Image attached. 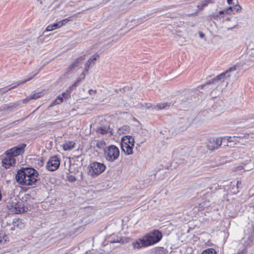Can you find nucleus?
I'll return each mask as SVG.
<instances>
[{
    "instance_id": "f257e3e1",
    "label": "nucleus",
    "mask_w": 254,
    "mask_h": 254,
    "mask_svg": "<svg viewBox=\"0 0 254 254\" xmlns=\"http://www.w3.org/2000/svg\"><path fill=\"white\" fill-rule=\"evenodd\" d=\"M15 179L21 186H33L36 185L39 180V174L32 168H22L17 171Z\"/></svg>"
},
{
    "instance_id": "f03ea898",
    "label": "nucleus",
    "mask_w": 254,
    "mask_h": 254,
    "mask_svg": "<svg viewBox=\"0 0 254 254\" xmlns=\"http://www.w3.org/2000/svg\"><path fill=\"white\" fill-rule=\"evenodd\" d=\"M147 247L159 242L162 238V233L158 230H154L143 236Z\"/></svg>"
},
{
    "instance_id": "7ed1b4c3",
    "label": "nucleus",
    "mask_w": 254,
    "mask_h": 254,
    "mask_svg": "<svg viewBox=\"0 0 254 254\" xmlns=\"http://www.w3.org/2000/svg\"><path fill=\"white\" fill-rule=\"evenodd\" d=\"M106 167L103 163L97 162L91 163L88 166V174L92 177H95L105 170Z\"/></svg>"
},
{
    "instance_id": "20e7f679",
    "label": "nucleus",
    "mask_w": 254,
    "mask_h": 254,
    "mask_svg": "<svg viewBox=\"0 0 254 254\" xmlns=\"http://www.w3.org/2000/svg\"><path fill=\"white\" fill-rule=\"evenodd\" d=\"M7 207L11 213H18L24 211V208L21 202H18L15 198H11L8 202Z\"/></svg>"
},
{
    "instance_id": "39448f33",
    "label": "nucleus",
    "mask_w": 254,
    "mask_h": 254,
    "mask_svg": "<svg viewBox=\"0 0 254 254\" xmlns=\"http://www.w3.org/2000/svg\"><path fill=\"white\" fill-rule=\"evenodd\" d=\"M25 146L26 145L25 144H20L6 151L4 154L6 155V157L8 158V159L17 157L24 152Z\"/></svg>"
},
{
    "instance_id": "423d86ee",
    "label": "nucleus",
    "mask_w": 254,
    "mask_h": 254,
    "mask_svg": "<svg viewBox=\"0 0 254 254\" xmlns=\"http://www.w3.org/2000/svg\"><path fill=\"white\" fill-rule=\"evenodd\" d=\"M106 159H118L120 155L119 149L114 145L109 146L104 150Z\"/></svg>"
},
{
    "instance_id": "0eeeda50",
    "label": "nucleus",
    "mask_w": 254,
    "mask_h": 254,
    "mask_svg": "<svg viewBox=\"0 0 254 254\" xmlns=\"http://www.w3.org/2000/svg\"><path fill=\"white\" fill-rule=\"evenodd\" d=\"M223 141L222 137H211L208 139L207 148L211 151L218 149L221 145Z\"/></svg>"
},
{
    "instance_id": "6e6552de",
    "label": "nucleus",
    "mask_w": 254,
    "mask_h": 254,
    "mask_svg": "<svg viewBox=\"0 0 254 254\" xmlns=\"http://www.w3.org/2000/svg\"><path fill=\"white\" fill-rule=\"evenodd\" d=\"M71 17H69L67 18L58 21L56 23L50 24L46 27L44 33L46 32L52 31L54 30L61 28L62 26L65 25L68 22L71 21Z\"/></svg>"
},
{
    "instance_id": "1a4fd4ad",
    "label": "nucleus",
    "mask_w": 254,
    "mask_h": 254,
    "mask_svg": "<svg viewBox=\"0 0 254 254\" xmlns=\"http://www.w3.org/2000/svg\"><path fill=\"white\" fill-rule=\"evenodd\" d=\"M130 241V238L127 237H120L115 235H111L107 240L108 242L110 243H121L124 244L127 243L129 242Z\"/></svg>"
},
{
    "instance_id": "9d476101",
    "label": "nucleus",
    "mask_w": 254,
    "mask_h": 254,
    "mask_svg": "<svg viewBox=\"0 0 254 254\" xmlns=\"http://www.w3.org/2000/svg\"><path fill=\"white\" fill-rule=\"evenodd\" d=\"M60 165V160H49L46 164L48 170L53 171L57 170Z\"/></svg>"
},
{
    "instance_id": "9b49d317",
    "label": "nucleus",
    "mask_w": 254,
    "mask_h": 254,
    "mask_svg": "<svg viewBox=\"0 0 254 254\" xmlns=\"http://www.w3.org/2000/svg\"><path fill=\"white\" fill-rule=\"evenodd\" d=\"M132 246L134 249H140L147 247L143 236L133 242L132 243Z\"/></svg>"
},
{
    "instance_id": "f8f14e48",
    "label": "nucleus",
    "mask_w": 254,
    "mask_h": 254,
    "mask_svg": "<svg viewBox=\"0 0 254 254\" xmlns=\"http://www.w3.org/2000/svg\"><path fill=\"white\" fill-rule=\"evenodd\" d=\"M84 57H80L74 61L67 68L68 70H71L76 67H81L83 64Z\"/></svg>"
},
{
    "instance_id": "ddd939ff",
    "label": "nucleus",
    "mask_w": 254,
    "mask_h": 254,
    "mask_svg": "<svg viewBox=\"0 0 254 254\" xmlns=\"http://www.w3.org/2000/svg\"><path fill=\"white\" fill-rule=\"evenodd\" d=\"M236 70V67H230L229 70H227L225 72H223V73L219 74V75L216 76V77L215 78L212 79V82H208L207 83V84H209L210 83H214V82H215V81H217L218 80H221V79L224 78L225 76H227V77H230V75L228 73L230 71H233V70Z\"/></svg>"
},
{
    "instance_id": "4468645a",
    "label": "nucleus",
    "mask_w": 254,
    "mask_h": 254,
    "mask_svg": "<svg viewBox=\"0 0 254 254\" xmlns=\"http://www.w3.org/2000/svg\"><path fill=\"white\" fill-rule=\"evenodd\" d=\"M122 144L130 145L131 146H134V138L130 135H125L123 136L122 138Z\"/></svg>"
},
{
    "instance_id": "2eb2a0df",
    "label": "nucleus",
    "mask_w": 254,
    "mask_h": 254,
    "mask_svg": "<svg viewBox=\"0 0 254 254\" xmlns=\"http://www.w3.org/2000/svg\"><path fill=\"white\" fill-rule=\"evenodd\" d=\"M75 145V142L74 141L67 140L62 145V147L64 151H70L74 148Z\"/></svg>"
},
{
    "instance_id": "dca6fc26",
    "label": "nucleus",
    "mask_w": 254,
    "mask_h": 254,
    "mask_svg": "<svg viewBox=\"0 0 254 254\" xmlns=\"http://www.w3.org/2000/svg\"><path fill=\"white\" fill-rule=\"evenodd\" d=\"M98 57L99 55L97 53L91 57L85 64V71L87 72L88 70L89 67L94 64V61H95Z\"/></svg>"
},
{
    "instance_id": "f3484780",
    "label": "nucleus",
    "mask_w": 254,
    "mask_h": 254,
    "mask_svg": "<svg viewBox=\"0 0 254 254\" xmlns=\"http://www.w3.org/2000/svg\"><path fill=\"white\" fill-rule=\"evenodd\" d=\"M209 201H203L199 203L198 205L195 206L193 208V211L194 213H197L199 211L202 210L205 208L209 206L208 204Z\"/></svg>"
},
{
    "instance_id": "a211bd4d",
    "label": "nucleus",
    "mask_w": 254,
    "mask_h": 254,
    "mask_svg": "<svg viewBox=\"0 0 254 254\" xmlns=\"http://www.w3.org/2000/svg\"><path fill=\"white\" fill-rule=\"evenodd\" d=\"M97 133L102 134L110 133L113 134L112 129L108 126H102L97 128L96 130Z\"/></svg>"
},
{
    "instance_id": "6ab92c4d",
    "label": "nucleus",
    "mask_w": 254,
    "mask_h": 254,
    "mask_svg": "<svg viewBox=\"0 0 254 254\" xmlns=\"http://www.w3.org/2000/svg\"><path fill=\"white\" fill-rule=\"evenodd\" d=\"M246 153L245 149L243 147H240L236 148L233 150V154L234 157H242L244 156V154Z\"/></svg>"
},
{
    "instance_id": "aec40b11",
    "label": "nucleus",
    "mask_w": 254,
    "mask_h": 254,
    "mask_svg": "<svg viewBox=\"0 0 254 254\" xmlns=\"http://www.w3.org/2000/svg\"><path fill=\"white\" fill-rule=\"evenodd\" d=\"M170 106V103L167 102L160 103L157 105H154L152 108L155 110H159L162 109H167Z\"/></svg>"
},
{
    "instance_id": "412c9836",
    "label": "nucleus",
    "mask_w": 254,
    "mask_h": 254,
    "mask_svg": "<svg viewBox=\"0 0 254 254\" xmlns=\"http://www.w3.org/2000/svg\"><path fill=\"white\" fill-rule=\"evenodd\" d=\"M1 163L3 167L8 169L15 165V160H2Z\"/></svg>"
},
{
    "instance_id": "4be33fe9",
    "label": "nucleus",
    "mask_w": 254,
    "mask_h": 254,
    "mask_svg": "<svg viewBox=\"0 0 254 254\" xmlns=\"http://www.w3.org/2000/svg\"><path fill=\"white\" fill-rule=\"evenodd\" d=\"M254 167V165L252 163L251 160L247 161V162L244 166H240L238 167V170L244 169V171H249L252 170Z\"/></svg>"
},
{
    "instance_id": "5701e85b",
    "label": "nucleus",
    "mask_w": 254,
    "mask_h": 254,
    "mask_svg": "<svg viewBox=\"0 0 254 254\" xmlns=\"http://www.w3.org/2000/svg\"><path fill=\"white\" fill-rule=\"evenodd\" d=\"M133 146H134L126 144H122L121 146L122 150L127 155H130L132 153V148Z\"/></svg>"
},
{
    "instance_id": "b1692460",
    "label": "nucleus",
    "mask_w": 254,
    "mask_h": 254,
    "mask_svg": "<svg viewBox=\"0 0 254 254\" xmlns=\"http://www.w3.org/2000/svg\"><path fill=\"white\" fill-rule=\"evenodd\" d=\"M215 0H203L201 1L198 5L197 7L199 10L203 9V8L207 6L209 3H212Z\"/></svg>"
},
{
    "instance_id": "393cba45",
    "label": "nucleus",
    "mask_w": 254,
    "mask_h": 254,
    "mask_svg": "<svg viewBox=\"0 0 254 254\" xmlns=\"http://www.w3.org/2000/svg\"><path fill=\"white\" fill-rule=\"evenodd\" d=\"M82 77V78L81 77H79L74 82V83L71 85L69 87V89L71 90H72L74 88H75L77 85H78L79 84V83L83 79H84L85 78V73H84V72H83L81 75Z\"/></svg>"
},
{
    "instance_id": "a878e982",
    "label": "nucleus",
    "mask_w": 254,
    "mask_h": 254,
    "mask_svg": "<svg viewBox=\"0 0 254 254\" xmlns=\"http://www.w3.org/2000/svg\"><path fill=\"white\" fill-rule=\"evenodd\" d=\"M130 130L129 127L127 125L123 126L120 127L118 129V133L119 134H125L128 132Z\"/></svg>"
},
{
    "instance_id": "bb28decb",
    "label": "nucleus",
    "mask_w": 254,
    "mask_h": 254,
    "mask_svg": "<svg viewBox=\"0 0 254 254\" xmlns=\"http://www.w3.org/2000/svg\"><path fill=\"white\" fill-rule=\"evenodd\" d=\"M230 18H227L225 19V27L226 28H227V29L228 30H232L233 29V28H234L235 27H236V26H237V24H235V23H234L232 25H230L229 24L228 22H229L230 21Z\"/></svg>"
},
{
    "instance_id": "cd10ccee",
    "label": "nucleus",
    "mask_w": 254,
    "mask_h": 254,
    "mask_svg": "<svg viewBox=\"0 0 254 254\" xmlns=\"http://www.w3.org/2000/svg\"><path fill=\"white\" fill-rule=\"evenodd\" d=\"M241 9V6L239 4H237V5H235L234 7L230 6L229 8H228L226 9V12L228 13H230L229 11L230 10L231 11L234 10L236 12H239L240 11Z\"/></svg>"
},
{
    "instance_id": "c85d7f7f",
    "label": "nucleus",
    "mask_w": 254,
    "mask_h": 254,
    "mask_svg": "<svg viewBox=\"0 0 254 254\" xmlns=\"http://www.w3.org/2000/svg\"><path fill=\"white\" fill-rule=\"evenodd\" d=\"M63 101V97L61 95H59L57 98L51 104V106L56 105L62 103Z\"/></svg>"
},
{
    "instance_id": "c756f323",
    "label": "nucleus",
    "mask_w": 254,
    "mask_h": 254,
    "mask_svg": "<svg viewBox=\"0 0 254 254\" xmlns=\"http://www.w3.org/2000/svg\"><path fill=\"white\" fill-rule=\"evenodd\" d=\"M105 145L106 143L103 140H97L96 141V146L99 149L103 148Z\"/></svg>"
},
{
    "instance_id": "7c9ffc66",
    "label": "nucleus",
    "mask_w": 254,
    "mask_h": 254,
    "mask_svg": "<svg viewBox=\"0 0 254 254\" xmlns=\"http://www.w3.org/2000/svg\"><path fill=\"white\" fill-rule=\"evenodd\" d=\"M43 93L42 92H36L32 94L30 97L31 99H36L42 97Z\"/></svg>"
},
{
    "instance_id": "2f4dec72",
    "label": "nucleus",
    "mask_w": 254,
    "mask_h": 254,
    "mask_svg": "<svg viewBox=\"0 0 254 254\" xmlns=\"http://www.w3.org/2000/svg\"><path fill=\"white\" fill-rule=\"evenodd\" d=\"M201 254H217L216 252L213 249L210 248L204 250Z\"/></svg>"
},
{
    "instance_id": "473e14b6",
    "label": "nucleus",
    "mask_w": 254,
    "mask_h": 254,
    "mask_svg": "<svg viewBox=\"0 0 254 254\" xmlns=\"http://www.w3.org/2000/svg\"><path fill=\"white\" fill-rule=\"evenodd\" d=\"M67 180L70 183H73L76 180V179L74 176L69 175L67 176Z\"/></svg>"
},
{
    "instance_id": "72a5a7b5",
    "label": "nucleus",
    "mask_w": 254,
    "mask_h": 254,
    "mask_svg": "<svg viewBox=\"0 0 254 254\" xmlns=\"http://www.w3.org/2000/svg\"><path fill=\"white\" fill-rule=\"evenodd\" d=\"M36 75V74H35L33 76L28 78L27 79H26L25 80H23L22 81H20V82H18V83L16 84V86L17 85H19V84H22V83H24L25 82H26V81H28L29 80H30L33 77H34L35 75ZM16 87V85L15 86H13L12 87H11V88H9V89H11V88H13L14 87Z\"/></svg>"
},
{
    "instance_id": "f704fd0d",
    "label": "nucleus",
    "mask_w": 254,
    "mask_h": 254,
    "mask_svg": "<svg viewBox=\"0 0 254 254\" xmlns=\"http://www.w3.org/2000/svg\"><path fill=\"white\" fill-rule=\"evenodd\" d=\"M241 185H242L241 181H238L237 183L236 190L234 191V193H237L239 191L238 189L241 187Z\"/></svg>"
},
{
    "instance_id": "c9c22d12",
    "label": "nucleus",
    "mask_w": 254,
    "mask_h": 254,
    "mask_svg": "<svg viewBox=\"0 0 254 254\" xmlns=\"http://www.w3.org/2000/svg\"><path fill=\"white\" fill-rule=\"evenodd\" d=\"M96 92H97V90H93V89H90L88 91V93L89 94L92 96H94L96 94Z\"/></svg>"
},
{
    "instance_id": "e433bc0d",
    "label": "nucleus",
    "mask_w": 254,
    "mask_h": 254,
    "mask_svg": "<svg viewBox=\"0 0 254 254\" xmlns=\"http://www.w3.org/2000/svg\"><path fill=\"white\" fill-rule=\"evenodd\" d=\"M61 95L63 97V99L67 98L69 96L68 93L66 92H63Z\"/></svg>"
},
{
    "instance_id": "4c0bfd02",
    "label": "nucleus",
    "mask_w": 254,
    "mask_h": 254,
    "mask_svg": "<svg viewBox=\"0 0 254 254\" xmlns=\"http://www.w3.org/2000/svg\"><path fill=\"white\" fill-rule=\"evenodd\" d=\"M30 100H31V99L30 97L29 96L23 100V101H22L23 103H24V104L27 103Z\"/></svg>"
},
{
    "instance_id": "58836bf2",
    "label": "nucleus",
    "mask_w": 254,
    "mask_h": 254,
    "mask_svg": "<svg viewBox=\"0 0 254 254\" xmlns=\"http://www.w3.org/2000/svg\"><path fill=\"white\" fill-rule=\"evenodd\" d=\"M234 139V137H229L227 139L228 142L230 143V142L233 141Z\"/></svg>"
},
{
    "instance_id": "ea45409f",
    "label": "nucleus",
    "mask_w": 254,
    "mask_h": 254,
    "mask_svg": "<svg viewBox=\"0 0 254 254\" xmlns=\"http://www.w3.org/2000/svg\"><path fill=\"white\" fill-rule=\"evenodd\" d=\"M224 13V10H220L219 12V13L216 14V17H218L219 16V14H222Z\"/></svg>"
},
{
    "instance_id": "a19ab883",
    "label": "nucleus",
    "mask_w": 254,
    "mask_h": 254,
    "mask_svg": "<svg viewBox=\"0 0 254 254\" xmlns=\"http://www.w3.org/2000/svg\"><path fill=\"white\" fill-rule=\"evenodd\" d=\"M199 35L201 38H203L204 37V34L201 32H199Z\"/></svg>"
},
{
    "instance_id": "79ce46f5",
    "label": "nucleus",
    "mask_w": 254,
    "mask_h": 254,
    "mask_svg": "<svg viewBox=\"0 0 254 254\" xmlns=\"http://www.w3.org/2000/svg\"><path fill=\"white\" fill-rule=\"evenodd\" d=\"M233 0H227V2L229 4H231V2Z\"/></svg>"
},
{
    "instance_id": "37998d69",
    "label": "nucleus",
    "mask_w": 254,
    "mask_h": 254,
    "mask_svg": "<svg viewBox=\"0 0 254 254\" xmlns=\"http://www.w3.org/2000/svg\"><path fill=\"white\" fill-rule=\"evenodd\" d=\"M146 108H147L148 109L150 107V106H151L150 104H146Z\"/></svg>"
},
{
    "instance_id": "c03bdc74",
    "label": "nucleus",
    "mask_w": 254,
    "mask_h": 254,
    "mask_svg": "<svg viewBox=\"0 0 254 254\" xmlns=\"http://www.w3.org/2000/svg\"><path fill=\"white\" fill-rule=\"evenodd\" d=\"M251 55L254 57V51L251 52Z\"/></svg>"
},
{
    "instance_id": "a18cd8bd",
    "label": "nucleus",
    "mask_w": 254,
    "mask_h": 254,
    "mask_svg": "<svg viewBox=\"0 0 254 254\" xmlns=\"http://www.w3.org/2000/svg\"><path fill=\"white\" fill-rule=\"evenodd\" d=\"M69 164H71V160H68Z\"/></svg>"
},
{
    "instance_id": "49530a36",
    "label": "nucleus",
    "mask_w": 254,
    "mask_h": 254,
    "mask_svg": "<svg viewBox=\"0 0 254 254\" xmlns=\"http://www.w3.org/2000/svg\"><path fill=\"white\" fill-rule=\"evenodd\" d=\"M54 158H55V157H51V159H54Z\"/></svg>"
},
{
    "instance_id": "de8ad7c7",
    "label": "nucleus",
    "mask_w": 254,
    "mask_h": 254,
    "mask_svg": "<svg viewBox=\"0 0 254 254\" xmlns=\"http://www.w3.org/2000/svg\"><path fill=\"white\" fill-rule=\"evenodd\" d=\"M241 254V253H239V254Z\"/></svg>"
}]
</instances>
